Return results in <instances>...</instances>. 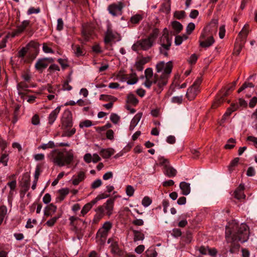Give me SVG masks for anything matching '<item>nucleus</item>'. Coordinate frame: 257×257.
I'll return each mask as SVG.
<instances>
[{
    "instance_id": "45",
    "label": "nucleus",
    "mask_w": 257,
    "mask_h": 257,
    "mask_svg": "<svg viewBox=\"0 0 257 257\" xmlns=\"http://www.w3.org/2000/svg\"><path fill=\"white\" fill-rule=\"evenodd\" d=\"M159 163L160 166H163L164 168L170 165L168 159L164 157H159L158 158Z\"/></svg>"
},
{
    "instance_id": "49",
    "label": "nucleus",
    "mask_w": 257,
    "mask_h": 257,
    "mask_svg": "<svg viewBox=\"0 0 257 257\" xmlns=\"http://www.w3.org/2000/svg\"><path fill=\"white\" fill-rule=\"evenodd\" d=\"M9 160L8 155L4 153L2 154L0 157V163L3 164L4 166L8 165V162Z\"/></svg>"
},
{
    "instance_id": "56",
    "label": "nucleus",
    "mask_w": 257,
    "mask_h": 257,
    "mask_svg": "<svg viewBox=\"0 0 257 257\" xmlns=\"http://www.w3.org/2000/svg\"><path fill=\"white\" fill-rule=\"evenodd\" d=\"M110 120L114 123H117L120 120V117L115 113H112L110 116Z\"/></svg>"
},
{
    "instance_id": "17",
    "label": "nucleus",
    "mask_w": 257,
    "mask_h": 257,
    "mask_svg": "<svg viewBox=\"0 0 257 257\" xmlns=\"http://www.w3.org/2000/svg\"><path fill=\"white\" fill-rule=\"evenodd\" d=\"M115 38L114 34L113 33L111 26H107V31L105 34L104 42L107 44L110 43Z\"/></svg>"
},
{
    "instance_id": "3",
    "label": "nucleus",
    "mask_w": 257,
    "mask_h": 257,
    "mask_svg": "<svg viewBox=\"0 0 257 257\" xmlns=\"http://www.w3.org/2000/svg\"><path fill=\"white\" fill-rule=\"evenodd\" d=\"M50 155L53 163L59 167L69 165L74 159L73 151H67L66 149L62 151L58 150H53L51 152Z\"/></svg>"
},
{
    "instance_id": "47",
    "label": "nucleus",
    "mask_w": 257,
    "mask_h": 257,
    "mask_svg": "<svg viewBox=\"0 0 257 257\" xmlns=\"http://www.w3.org/2000/svg\"><path fill=\"white\" fill-rule=\"evenodd\" d=\"M127 102L133 105H136L139 101L135 95L131 94L127 96Z\"/></svg>"
},
{
    "instance_id": "43",
    "label": "nucleus",
    "mask_w": 257,
    "mask_h": 257,
    "mask_svg": "<svg viewBox=\"0 0 257 257\" xmlns=\"http://www.w3.org/2000/svg\"><path fill=\"white\" fill-rule=\"evenodd\" d=\"M55 147L53 141H49L47 144H43L38 147V149L46 150L47 149H53Z\"/></svg>"
},
{
    "instance_id": "30",
    "label": "nucleus",
    "mask_w": 257,
    "mask_h": 257,
    "mask_svg": "<svg viewBox=\"0 0 257 257\" xmlns=\"http://www.w3.org/2000/svg\"><path fill=\"white\" fill-rule=\"evenodd\" d=\"M244 44L245 43L236 40L234 44L233 54L236 55H238L240 53Z\"/></svg>"
},
{
    "instance_id": "27",
    "label": "nucleus",
    "mask_w": 257,
    "mask_h": 257,
    "mask_svg": "<svg viewBox=\"0 0 257 257\" xmlns=\"http://www.w3.org/2000/svg\"><path fill=\"white\" fill-rule=\"evenodd\" d=\"M108 243H111V250L113 253H118L119 251L118 245L116 241L113 238H109L107 240Z\"/></svg>"
},
{
    "instance_id": "16",
    "label": "nucleus",
    "mask_w": 257,
    "mask_h": 257,
    "mask_svg": "<svg viewBox=\"0 0 257 257\" xmlns=\"http://www.w3.org/2000/svg\"><path fill=\"white\" fill-rule=\"evenodd\" d=\"M151 58L149 56L142 57L136 62V67L138 71H142L144 68V65L149 62Z\"/></svg>"
},
{
    "instance_id": "1",
    "label": "nucleus",
    "mask_w": 257,
    "mask_h": 257,
    "mask_svg": "<svg viewBox=\"0 0 257 257\" xmlns=\"http://www.w3.org/2000/svg\"><path fill=\"white\" fill-rule=\"evenodd\" d=\"M248 228L245 224H241L239 227L237 224L233 225L232 227H226V239L228 242H232L229 249V251L231 253H235L240 247L239 244L235 242H245L248 238Z\"/></svg>"
},
{
    "instance_id": "29",
    "label": "nucleus",
    "mask_w": 257,
    "mask_h": 257,
    "mask_svg": "<svg viewBox=\"0 0 257 257\" xmlns=\"http://www.w3.org/2000/svg\"><path fill=\"white\" fill-rule=\"evenodd\" d=\"M114 153V150L111 148L101 149L100 151V155L104 159L109 158L113 155Z\"/></svg>"
},
{
    "instance_id": "6",
    "label": "nucleus",
    "mask_w": 257,
    "mask_h": 257,
    "mask_svg": "<svg viewBox=\"0 0 257 257\" xmlns=\"http://www.w3.org/2000/svg\"><path fill=\"white\" fill-rule=\"evenodd\" d=\"M212 27L214 28L213 31L215 33L217 29L215 24H214L213 26L211 24L206 26L202 32L199 40L200 46L201 47H209L214 43L215 41L212 36V33L210 32Z\"/></svg>"
},
{
    "instance_id": "13",
    "label": "nucleus",
    "mask_w": 257,
    "mask_h": 257,
    "mask_svg": "<svg viewBox=\"0 0 257 257\" xmlns=\"http://www.w3.org/2000/svg\"><path fill=\"white\" fill-rule=\"evenodd\" d=\"M233 87H234V86H231L230 87H229L228 88H223L222 89L221 91H220V99L215 101L213 104H212V107L213 108H215L216 107H217L220 103H221V101H222L224 99V98L227 95H228L229 94V91L230 90H232L233 89Z\"/></svg>"
},
{
    "instance_id": "38",
    "label": "nucleus",
    "mask_w": 257,
    "mask_h": 257,
    "mask_svg": "<svg viewBox=\"0 0 257 257\" xmlns=\"http://www.w3.org/2000/svg\"><path fill=\"white\" fill-rule=\"evenodd\" d=\"M7 208L6 206L3 205L0 206V225L7 214Z\"/></svg>"
},
{
    "instance_id": "2",
    "label": "nucleus",
    "mask_w": 257,
    "mask_h": 257,
    "mask_svg": "<svg viewBox=\"0 0 257 257\" xmlns=\"http://www.w3.org/2000/svg\"><path fill=\"white\" fill-rule=\"evenodd\" d=\"M173 64L172 61L165 62L161 61L157 63L155 66L156 74L158 76L159 80H158V85L165 86L168 82L173 69Z\"/></svg>"
},
{
    "instance_id": "46",
    "label": "nucleus",
    "mask_w": 257,
    "mask_h": 257,
    "mask_svg": "<svg viewBox=\"0 0 257 257\" xmlns=\"http://www.w3.org/2000/svg\"><path fill=\"white\" fill-rule=\"evenodd\" d=\"M60 217L61 215L53 217L46 222V225L49 227H52Z\"/></svg>"
},
{
    "instance_id": "63",
    "label": "nucleus",
    "mask_w": 257,
    "mask_h": 257,
    "mask_svg": "<svg viewBox=\"0 0 257 257\" xmlns=\"http://www.w3.org/2000/svg\"><path fill=\"white\" fill-rule=\"evenodd\" d=\"M247 141L253 143L254 147L257 148V138L253 136H248L247 138Z\"/></svg>"
},
{
    "instance_id": "51",
    "label": "nucleus",
    "mask_w": 257,
    "mask_h": 257,
    "mask_svg": "<svg viewBox=\"0 0 257 257\" xmlns=\"http://www.w3.org/2000/svg\"><path fill=\"white\" fill-rule=\"evenodd\" d=\"M235 143V140L232 138H230L228 140L227 143L225 145L224 147L226 149H231L234 147Z\"/></svg>"
},
{
    "instance_id": "20",
    "label": "nucleus",
    "mask_w": 257,
    "mask_h": 257,
    "mask_svg": "<svg viewBox=\"0 0 257 257\" xmlns=\"http://www.w3.org/2000/svg\"><path fill=\"white\" fill-rule=\"evenodd\" d=\"M244 189V187L243 185L240 184L239 185L234 192L235 198L237 199H244L245 198V195L243 193Z\"/></svg>"
},
{
    "instance_id": "12",
    "label": "nucleus",
    "mask_w": 257,
    "mask_h": 257,
    "mask_svg": "<svg viewBox=\"0 0 257 257\" xmlns=\"http://www.w3.org/2000/svg\"><path fill=\"white\" fill-rule=\"evenodd\" d=\"M160 45L164 49H170L171 46V39L169 37L168 31L167 28H165L163 30V34L160 39Z\"/></svg>"
},
{
    "instance_id": "4",
    "label": "nucleus",
    "mask_w": 257,
    "mask_h": 257,
    "mask_svg": "<svg viewBox=\"0 0 257 257\" xmlns=\"http://www.w3.org/2000/svg\"><path fill=\"white\" fill-rule=\"evenodd\" d=\"M145 80L143 83L145 86L148 88H150L153 84L154 86V90L157 93L160 94L164 89V85H161L160 87L158 85V80H159L158 76L155 73L154 74L152 68H148L145 70Z\"/></svg>"
},
{
    "instance_id": "33",
    "label": "nucleus",
    "mask_w": 257,
    "mask_h": 257,
    "mask_svg": "<svg viewBox=\"0 0 257 257\" xmlns=\"http://www.w3.org/2000/svg\"><path fill=\"white\" fill-rule=\"evenodd\" d=\"M26 46L30 51H38L39 44L37 42L32 41Z\"/></svg>"
},
{
    "instance_id": "22",
    "label": "nucleus",
    "mask_w": 257,
    "mask_h": 257,
    "mask_svg": "<svg viewBox=\"0 0 257 257\" xmlns=\"http://www.w3.org/2000/svg\"><path fill=\"white\" fill-rule=\"evenodd\" d=\"M69 220L71 229L76 233L78 231L77 225L80 222L79 218L78 217L72 216L70 217Z\"/></svg>"
},
{
    "instance_id": "18",
    "label": "nucleus",
    "mask_w": 257,
    "mask_h": 257,
    "mask_svg": "<svg viewBox=\"0 0 257 257\" xmlns=\"http://www.w3.org/2000/svg\"><path fill=\"white\" fill-rule=\"evenodd\" d=\"M163 173L166 176L172 178L176 176L177 171L175 168L169 165L164 168Z\"/></svg>"
},
{
    "instance_id": "10",
    "label": "nucleus",
    "mask_w": 257,
    "mask_h": 257,
    "mask_svg": "<svg viewBox=\"0 0 257 257\" xmlns=\"http://www.w3.org/2000/svg\"><path fill=\"white\" fill-rule=\"evenodd\" d=\"M62 128H67L72 126V116L71 112L69 110H65L62 114L61 119Z\"/></svg>"
},
{
    "instance_id": "36",
    "label": "nucleus",
    "mask_w": 257,
    "mask_h": 257,
    "mask_svg": "<svg viewBox=\"0 0 257 257\" xmlns=\"http://www.w3.org/2000/svg\"><path fill=\"white\" fill-rule=\"evenodd\" d=\"M238 109V104L233 103L231 105L230 107H229L224 114L223 115V117H225L226 116H229L233 111L236 110Z\"/></svg>"
},
{
    "instance_id": "23",
    "label": "nucleus",
    "mask_w": 257,
    "mask_h": 257,
    "mask_svg": "<svg viewBox=\"0 0 257 257\" xmlns=\"http://www.w3.org/2000/svg\"><path fill=\"white\" fill-rule=\"evenodd\" d=\"M92 38V31L90 30H84L83 32H81V43L87 42Z\"/></svg>"
},
{
    "instance_id": "41",
    "label": "nucleus",
    "mask_w": 257,
    "mask_h": 257,
    "mask_svg": "<svg viewBox=\"0 0 257 257\" xmlns=\"http://www.w3.org/2000/svg\"><path fill=\"white\" fill-rule=\"evenodd\" d=\"M69 190L67 188L62 189L59 191V196L57 197V199L59 201H62L65 196L68 194Z\"/></svg>"
},
{
    "instance_id": "21",
    "label": "nucleus",
    "mask_w": 257,
    "mask_h": 257,
    "mask_svg": "<svg viewBox=\"0 0 257 257\" xmlns=\"http://www.w3.org/2000/svg\"><path fill=\"white\" fill-rule=\"evenodd\" d=\"M142 115L143 113L142 112H139L135 115L131 121L129 127L130 131H133L134 130L135 127L137 126L140 121L141 118L142 117Z\"/></svg>"
},
{
    "instance_id": "48",
    "label": "nucleus",
    "mask_w": 257,
    "mask_h": 257,
    "mask_svg": "<svg viewBox=\"0 0 257 257\" xmlns=\"http://www.w3.org/2000/svg\"><path fill=\"white\" fill-rule=\"evenodd\" d=\"M143 19L141 15L137 14L132 16L131 18V22L133 24H138Z\"/></svg>"
},
{
    "instance_id": "42",
    "label": "nucleus",
    "mask_w": 257,
    "mask_h": 257,
    "mask_svg": "<svg viewBox=\"0 0 257 257\" xmlns=\"http://www.w3.org/2000/svg\"><path fill=\"white\" fill-rule=\"evenodd\" d=\"M95 204L93 203V200H92L90 202L85 205L81 210V214H85L87 213Z\"/></svg>"
},
{
    "instance_id": "19",
    "label": "nucleus",
    "mask_w": 257,
    "mask_h": 257,
    "mask_svg": "<svg viewBox=\"0 0 257 257\" xmlns=\"http://www.w3.org/2000/svg\"><path fill=\"white\" fill-rule=\"evenodd\" d=\"M60 106H58L49 114L48 117V123L49 124L52 125L54 122L58 114L60 112Z\"/></svg>"
},
{
    "instance_id": "64",
    "label": "nucleus",
    "mask_w": 257,
    "mask_h": 257,
    "mask_svg": "<svg viewBox=\"0 0 257 257\" xmlns=\"http://www.w3.org/2000/svg\"><path fill=\"white\" fill-rule=\"evenodd\" d=\"M257 103V97L254 96L249 102V106L250 108H253Z\"/></svg>"
},
{
    "instance_id": "61",
    "label": "nucleus",
    "mask_w": 257,
    "mask_h": 257,
    "mask_svg": "<svg viewBox=\"0 0 257 257\" xmlns=\"http://www.w3.org/2000/svg\"><path fill=\"white\" fill-rule=\"evenodd\" d=\"M31 122L33 125H38L40 123L39 115L38 114H35L32 118Z\"/></svg>"
},
{
    "instance_id": "62",
    "label": "nucleus",
    "mask_w": 257,
    "mask_h": 257,
    "mask_svg": "<svg viewBox=\"0 0 257 257\" xmlns=\"http://www.w3.org/2000/svg\"><path fill=\"white\" fill-rule=\"evenodd\" d=\"M174 16L178 19H181L185 17V12L183 11H178L175 13Z\"/></svg>"
},
{
    "instance_id": "28",
    "label": "nucleus",
    "mask_w": 257,
    "mask_h": 257,
    "mask_svg": "<svg viewBox=\"0 0 257 257\" xmlns=\"http://www.w3.org/2000/svg\"><path fill=\"white\" fill-rule=\"evenodd\" d=\"M30 22L29 20L24 21L21 25L17 27V29L15 31V35H18L24 32L25 29L29 25Z\"/></svg>"
},
{
    "instance_id": "54",
    "label": "nucleus",
    "mask_w": 257,
    "mask_h": 257,
    "mask_svg": "<svg viewBox=\"0 0 257 257\" xmlns=\"http://www.w3.org/2000/svg\"><path fill=\"white\" fill-rule=\"evenodd\" d=\"M125 192L128 196H133L135 192V189L132 186L127 185L126 187Z\"/></svg>"
},
{
    "instance_id": "39",
    "label": "nucleus",
    "mask_w": 257,
    "mask_h": 257,
    "mask_svg": "<svg viewBox=\"0 0 257 257\" xmlns=\"http://www.w3.org/2000/svg\"><path fill=\"white\" fill-rule=\"evenodd\" d=\"M239 160V158H235L230 162L228 166V171L230 173H231L234 170L235 167H236L238 164Z\"/></svg>"
},
{
    "instance_id": "50",
    "label": "nucleus",
    "mask_w": 257,
    "mask_h": 257,
    "mask_svg": "<svg viewBox=\"0 0 257 257\" xmlns=\"http://www.w3.org/2000/svg\"><path fill=\"white\" fill-rule=\"evenodd\" d=\"M152 202V199L148 196H145L142 201V204L145 207H148Z\"/></svg>"
},
{
    "instance_id": "14",
    "label": "nucleus",
    "mask_w": 257,
    "mask_h": 257,
    "mask_svg": "<svg viewBox=\"0 0 257 257\" xmlns=\"http://www.w3.org/2000/svg\"><path fill=\"white\" fill-rule=\"evenodd\" d=\"M30 186V175L27 172L23 175V181L22 183V191L26 193L29 189Z\"/></svg>"
},
{
    "instance_id": "52",
    "label": "nucleus",
    "mask_w": 257,
    "mask_h": 257,
    "mask_svg": "<svg viewBox=\"0 0 257 257\" xmlns=\"http://www.w3.org/2000/svg\"><path fill=\"white\" fill-rule=\"evenodd\" d=\"M30 52L27 46L23 47L18 53V57L19 58H24L26 54Z\"/></svg>"
},
{
    "instance_id": "55",
    "label": "nucleus",
    "mask_w": 257,
    "mask_h": 257,
    "mask_svg": "<svg viewBox=\"0 0 257 257\" xmlns=\"http://www.w3.org/2000/svg\"><path fill=\"white\" fill-rule=\"evenodd\" d=\"M28 87V85L24 82H21L18 84L17 88L19 90V93H21L22 90H26Z\"/></svg>"
},
{
    "instance_id": "35",
    "label": "nucleus",
    "mask_w": 257,
    "mask_h": 257,
    "mask_svg": "<svg viewBox=\"0 0 257 257\" xmlns=\"http://www.w3.org/2000/svg\"><path fill=\"white\" fill-rule=\"evenodd\" d=\"M159 33V29L155 28L153 30L152 33L149 35L147 38L151 40V41H152L153 43H154L155 40H156L158 36Z\"/></svg>"
},
{
    "instance_id": "58",
    "label": "nucleus",
    "mask_w": 257,
    "mask_h": 257,
    "mask_svg": "<svg viewBox=\"0 0 257 257\" xmlns=\"http://www.w3.org/2000/svg\"><path fill=\"white\" fill-rule=\"evenodd\" d=\"M195 27V24L193 23H190L186 27V33L188 35L192 33Z\"/></svg>"
},
{
    "instance_id": "59",
    "label": "nucleus",
    "mask_w": 257,
    "mask_h": 257,
    "mask_svg": "<svg viewBox=\"0 0 257 257\" xmlns=\"http://www.w3.org/2000/svg\"><path fill=\"white\" fill-rule=\"evenodd\" d=\"M72 49L74 50V53L75 55L79 57L80 56V47L78 45L73 44L72 45Z\"/></svg>"
},
{
    "instance_id": "9",
    "label": "nucleus",
    "mask_w": 257,
    "mask_h": 257,
    "mask_svg": "<svg viewBox=\"0 0 257 257\" xmlns=\"http://www.w3.org/2000/svg\"><path fill=\"white\" fill-rule=\"evenodd\" d=\"M112 227V224L110 221H106L102 226L98 230L96 237L101 240H105L108 233Z\"/></svg>"
},
{
    "instance_id": "34",
    "label": "nucleus",
    "mask_w": 257,
    "mask_h": 257,
    "mask_svg": "<svg viewBox=\"0 0 257 257\" xmlns=\"http://www.w3.org/2000/svg\"><path fill=\"white\" fill-rule=\"evenodd\" d=\"M147 257H157L158 253L154 247L151 246L147 249L145 252Z\"/></svg>"
},
{
    "instance_id": "31",
    "label": "nucleus",
    "mask_w": 257,
    "mask_h": 257,
    "mask_svg": "<svg viewBox=\"0 0 257 257\" xmlns=\"http://www.w3.org/2000/svg\"><path fill=\"white\" fill-rule=\"evenodd\" d=\"M133 232L134 234V241L135 242L143 240L144 239L145 235L141 231L134 230Z\"/></svg>"
},
{
    "instance_id": "40",
    "label": "nucleus",
    "mask_w": 257,
    "mask_h": 257,
    "mask_svg": "<svg viewBox=\"0 0 257 257\" xmlns=\"http://www.w3.org/2000/svg\"><path fill=\"white\" fill-rule=\"evenodd\" d=\"M99 99L104 101H114L116 98L111 95L101 94L100 95Z\"/></svg>"
},
{
    "instance_id": "37",
    "label": "nucleus",
    "mask_w": 257,
    "mask_h": 257,
    "mask_svg": "<svg viewBox=\"0 0 257 257\" xmlns=\"http://www.w3.org/2000/svg\"><path fill=\"white\" fill-rule=\"evenodd\" d=\"M71 81L70 74L67 77V79L64 82L62 85V89L63 90L69 91L72 89V87L69 84V82Z\"/></svg>"
},
{
    "instance_id": "8",
    "label": "nucleus",
    "mask_w": 257,
    "mask_h": 257,
    "mask_svg": "<svg viewBox=\"0 0 257 257\" xmlns=\"http://www.w3.org/2000/svg\"><path fill=\"white\" fill-rule=\"evenodd\" d=\"M154 43L147 38L138 41L132 46V49L135 51H137L140 49L147 50L151 48Z\"/></svg>"
},
{
    "instance_id": "60",
    "label": "nucleus",
    "mask_w": 257,
    "mask_h": 257,
    "mask_svg": "<svg viewBox=\"0 0 257 257\" xmlns=\"http://www.w3.org/2000/svg\"><path fill=\"white\" fill-rule=\"evenodd\" d=\"M102 185V181L100 179H98L93 181L91 184V188L96 189L100 187Z\"/></svg>"
},
{
    "instance_id": "5",
    "label": "nucleus",
    "mask_w": 257,
    "mask_h": 257,
    "mask_svg": "<svg viewBox=\"0 0 257 257\" xmlns=\"http://www.w3.org/2000/svg\"><path fill=\"white\" fill-rule=\"evenodd\" d=\"M114 201V199H109L102 205L95 209L96 214L93 220L94 223H97L105 215L110 216L112 214Z\"/></svg>"
},
{
    "instance_id": "53",
    "label": "nucleus",
    "mask_w": 257,
    "mask_h": 257,
    "mask_svg": "<svg viewBox=\"0 0 257 257\" xmlns=\"http://www.w3.org/2000/svg\"><path fill=\"white\" fill-rule=\"evenodd\" d=\"M109 195L105 194V193H101L98 194L95 198L93 199V203H96L98 201L100 200L106 198L108 197Z\"/></svg>"
},
{
    "instance_id": "15",
    "label": "nucleus",
    "mask_w": 257,
    "mask_h": 257,
    "mask_svg": "<svg viewBox=\"0 0 257 257\" xmlns=\"http://www.w3.org/2000/svg\"><path fill=\"white\" fill-rule=\"evenodd\" d=\"M249 28L248 25H245L238 34L236 40L245 43L247 36L249 33Z\"/></svg>"
},
{
    "instance_id": "25",
    "label": "nucleus",
    "mask_w": 257,
    "mask_h": 257,
    "mask_svg": "<svg viewBox=\"0 0 257 257\" xmlns=\"http://www.w3.org/2000/svg\"><path fill=\"white\" fill-rule=\"evenodd\" d=\"M46 59H39L35 64V68L39 71H42L45 69L48 65V64L46 62Z\"/></svg>"
},
{
    "instance_id": "57",
    "label": "nucleus",
    "mask_w": 257,
    "mask_h": 257,
    "mask_svg": "<svg viewBox=\"0 0 257 257\" xmlns=\"http://www.w3.org/2000/svg\"><path fill=\"white\" fill-rule=\"evenodd\" d=\"M253 85L250 82H245L238 90V93H240L247 87H253Z\"/></svg>"
},
{
    "instance_id": "26",
    "label": "nucleus",
    "mask_w": 257,
    "mask_h": 257,
    "mask_svg": "<svg viewBox=\"0 0 257 257\" xmlns=\"http://www.w3.org/2000/svg\"><path fill=\"white\" fill-rule=\"evenodd\" d=\"M57 209V207L53 204H50L47 206L44 210V215L46 216H51L54 213Z\"/></svg>"
},
{
    "instance_id": "32",
    "label": "nucleus",
    "mask_w": 257,
    "mask_h": 257,
    "mask_svg": "<svg viewBox=\"0 0 257 257\" xmlns=\"http://www.w3.org/2000/svg\"><path fill=\"white\" fill-rule=\"evenodd\" d=\"M116 79L121 81L124 82L128 79V76L125 74V71L123 70H120L116 75Z\"/></svg>"
},
{
    "instance_id": "7",
    "label": "nucleus",
    "mask_w": 257,
    "mask_h": 257,
    "mask_svg": "<svg viewBox=\"0 0 257 257\" xmlns=\"http://www.w3.org/2000/svg\"><path fill=\"white\" fill-rule=\"evenodd\" d=\"M202 80L201 77H198L192 85L188 88L186 93V96L190 100H193L197 95L200 92V85L202 83Z\"/></svg>"
},
{
    "instance_id": "24",
    "label": "nucleus",
    "mask_w": 257,
    "mask_h": 257,
    "mask_svg": "<svg viewBox=\"0 0 257 257\" xmlns=\"http://www.w3.org/2000/svg\"><path fill=\"white\" fill-rule=\"evenodd\" d=\"M179 187L183 195H187L190 193L191 188L190 183L186 182H182L180 183Z\"/></svg>"
},
{
    "instance_id": "44",
    "label": "nucleus",
    "mask_w": 257,
    "mask_h": 257,
    "mask_svg": "<svg viewBox=\"0 0 257 257\" xmlns=\"http://www.w3.org/2000/svg\"><path fill=\"white\" fill-rule=\"evenodd\" d=\"M172 26L173 29L177 33L180 32L183 29L182 24L177 21L173 22L172 23Z\"/></svg>"
},
{
    "instance_id": "11",
    "label": "nucleus",
    "mask_w": 257,
    "mask_h": 257,
    "mask_svg": "<svg viewBox=\"0 0 257 257\" xmlns=\"http://www.w3.org/2000/svg\"><path fill=\"white\" fill-rule=\"evenodd\" d=\"M124 4L121 2L113 3L108 6L107 10L109 14L113 16H121L122 13V9Z\"/></svg>"
}]
</instances>
